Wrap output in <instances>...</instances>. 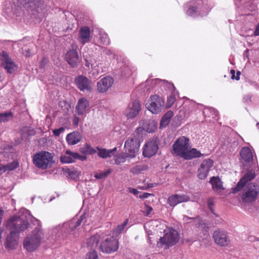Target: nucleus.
Segmentation results:
<instances>
[{
    "label": "nucleus",
    "mask_w": 259,
    "mask_h": 259,
    "mask_svg": "<svg viewBox=\"0 0 259 259\" xmlns=\"http://www.w3.org/2000/svg\"><path fill=\"white\" fill-rule=\"evenodd\" d=\"M29 225L27 220L19 217H13L8 220L7 227L10 229V233L6 238V248L11 250L15 249L18 244L19 233L27 229Z\"/></svg>",
    "instance_id": "nucleus-1"
},
{
    "label": "nucleus",
    "mask_w": 259,
    "mask_h": 259,
    "mask_svg": "<svg viewBox=\"0 0 259 259\" xmlns=\"http://www.w3.org/2000/svg\"><path fill=\"white\" fill-rule=\"evenodd\" d=\"M43 236L41 226L38 225L33 229L31 234L25 238L23 241L24 248L28 252L34 251L39 246Z\"/></svg>",
    "instance_id": "nucleus-2"
},
{
    "label": "nucleus",
    "mask_w": 259,
    "mask_h": 259,
    "mask_svg": "<svg viewBox=\"0 0 259 259\" xmlns=\"http://www.w3.org/2000/svg\"><path fill=\"white\" fill-rule=\"evenodd\" d=\"M32 161L36 167L41 169L51 167L55 163L53 154L46 151L36 153L33 156Z\"/></svg>",
    "instance_id": "nucleus-3"
},
{
    "label": "nucleus",
    "mask_w": 259,
    "mask_h": 259,
    "mask_svg": "<svg viewBox=\"0 0 259 259\" xmlns=\"http://www.w3.org/2000/svg\"><path fill=\"white\" fill-rule=\"evenodd\" d=\"M179 239L178 232L175 229L168 228L164 230V235L160 237L157 244L160 247L167 249L177 243Z\"/></svg>",
    "instance_id": "nucleus-4"
},
{
    "label": "nucleus",
    "mask_w": 259,
    "mask_h": 259,
    "mask_svg": "<svg viewBox=\"0 0 259 259\" xmlns=\"http://www.w3.org/2000/svg\"><path fill=\"white\" fill-rule=\"evenodd\" d=\"M190 148L189 139L185 137L178 139L172 146L171 153L173 156L183 157Z\"/></svg>",
    "instance_id": "nucleus-5"
},
{
    "label": "nucleus",
    "mask_w": 259,
    "mask_h": 259,
    "mask_svg": "<svg viewBox=\"0 0 259 259\" xmlns=\"http://www.w3.org/2000/svg\"><path fill=\"white\" fill-rule=\"evenodd\" d=\"M259 193V186L255 183H250L245 186L241 195L243 202L252 203L257 198Z\"/></svg>",
    "instance_id": "nucleus-6"
},
{
    "label": "nucleus",
    "mask_w": 259,
    "mask_h": 259,
    "mask_svg": "<svg viewBox=\"0 0 259 259\" xmlns=\"http://www.w3.org/2000/svg\"><path fill=\"white\" fill-rule=\"evenodd\" d=\"M119 248L118 240L110 235L106 236L104 239L101 241L100 249V250L106 253H111L117 251Z\"/></svg>",
    "instance_id": "nucleus-7"
},
{
    "label": "nucleus",
    "mask_w": 259,
    "mask_h": 259,
    "mask_svg": "<svg viewBox=\"0 0 259 259\" xmlns=\"http://www.w3.org/2000/svg\"><path fill=\"white\" fill-rule=\"evenodd\" d=\"M140 141L135 137L129 138L124 143V147L126 154L130 158L135 157L139 151Z\"/></svg>",
    "instance_id": "nucleus-8"
},
{
    "label": "nucleus",
    "mask_w": 259,
    "mask_h": 259,
    "mask_svg": "<svg viewBox=\"0 0 259 259\" xmlns=\"http://www.w3.org/2000/svg\"><path fill=\"white\" fill-rule=\"evenodd\" d=\"M164 105V101L160 96L152 95L146 104V108L154 114L160 112Z\"/></svg>",
    "instance_id": "nucleus-9"
},
{
    "label": "nucleus",
    "mask_w": 259,
    "mask_h": 259,
    "mask_svg": "<svg viewBox=\"0 0 259 259\" xmlns=\"http://www.w3.org/2000/svg\"><path fill=\"white\" fill-rule=\"evenodd\" d=\"M212 238L215 244L221 247H226L230 243L228 233L224 230L218 229L214 231Z\"/></svg>",
    "instance_id": "nucleus-10"
},
{
    "label": "nucleus",
    "mask_w": 259,
    "mask_h": 259,
    "mask_svg": "<svg viewBox=\"0 0 259 259\" xmlns=\"http://www.w3.org/2000/svg\"><path fill=\"white\" fill-rule=\"evenodd\" d=\"M159 140L157 137H153L145 145L143 155L146 157H151L154 155L159 149Z\"/></svg>",
    "instance_id": "nucleus-11"
},
{
    "label": "nucleus",
    "mask_w": 259,
    "mask_h": 259,
    "mask_svg": "<svg viewBox=\"0 0 259 259\" xmlns=\"http://www.w3.org/2000/svg\"><path fill=\"white\" fill-rule=\"evenodd\" d=\"M74 83L80 91H86L88 92H91L93 90L92 81L85 76L78 75L75 78Z\"/></svg>",
    "instance_id": "nucleus-12"
},
{
    "label": "nucleus",
    "mask_w": 259,
    "mask_h": 259,
    "mask_svg": "<svg viewBox=\"0 0 259 259\" xmlns=\"http://www.w3.org/2000/svg\"><path fill=\"white\" fill-rule=\"evenodd\" d=\"M213 164V161L210 158L203 160L197 170L198 178L200 180H204L207 177Z\"/></svg>",
    "instance_id": "nucleus-13"
},
{
    "label": "nucleus",
    "mask_w": 259,
    "mask_h": 259,
    "mask_svg": "<svg viewBox=\"0 0 259 259\" xmlns=\"http://www.w3.org/2000/svg\"><path fill=\"white\" fill-rule=\"evenodd\" d=\"M255 177V174L254 170L251 169L247 171L238 182L236 186L233 189V193H237L241 190L248 182L252 180Z\"/></svg>",
    "instance_id": "nucleus-14"
},
{
    "label": "nucleus",
    "mask_w": 259,
    "mask_h": 259,
    "mask_svg": "<svg viewBox=\"0 0 259 259\" xmlns=\"http://www.w3.org/2000/svg\"><path fill=\"white\" fill-rule=\"evenodd\" d=\"M106 236L104 232H99L90 237L87 240V247L88 248L95 250L97 247L99 242L104 239Z\"/></svg>",
    "instance_id": "nucleus-15"
},
{
    "label": "nucleus",
    "mask_w": 259,
    "mask_h": 259,
    "mask_svg": "<svg viewBox=\"0 0 259 259\" xmlns=\"http://www.w3.org/2000/svg\"><path fill=\"white\" fill-rule=\"evenodd\" d=\"M190 200V197L186 194H173L167 199L168 204L171 207H174L177 204L183 202H186Z\"/></svg>",
    "instance_id": "nucleus-16"
},
{
    "label": "nucleus",
    "mask_w": 259,
    "mask_h": 259,
    "mask_svg": "<svg viewBox=\"0 0 259 259\" xmlns=\"http://www.w3.org/2000/svg\"><path fill=\"white\" fill-rule=\"evenodd\" d=\"M141 110V104L138 100H135L128 105L125 110V115L128 118H133L139 114Z\"/></svg>",
    "instance_id": "nucleus-17"
},
{
    "label": "nucleus",
    "mask_w": 259,
    "mask_h": 259,
    "mask_svg": "<svg viewBox=\"0 0 259 259\" xmlns=\"http://www.w3.org/2000/svg\"><path fill=\"white\" fill-rule=\"evenodd\" d=\"M2 60L4 61L3 66L9 73H12L17 69V65L9 57L6 52L2 54Z\"/></svg>",
    "instance_id": "nucleus-18"
},
{
    "label": "nucleus",
    "mask_w": 259,
    "mask_h": 259,
    "mask_svg": "<svg viewBox=\"0 0 259 259\" xmlns=\"http://www.w3.org/2000/svg\"><path fill=\"white\" fill-rule=\"evenodd\" d=\"M85 158V156H81L78 153L67 150L65 154L61 156L60 160L62 163H69L73 162L77 159L83 160Z\"/></svg>",
    "instance_id": "nucleus-19"
},
{
    "label": "nucleus",
    "mask_w": 259,
    "mask_h": 259,
    "mask_svg": "<svg viewBox=\"0 0 259 259\" xmlns=\"http://www.w3.org/2000/svg\"><path fill=\"white\" fill-rule=\"evenodd\" d=\"M113 83V79L110 76H106L97 82V90L100 93L106 92Z\"/></svg>",
    "instance_id": "nucleus-20"
},
{
    "label": "nucleus",
    "mask_w": 259,
    "mask_h": 259,
    "mask_svg": "<svg viewBox=\"0 0 259 259\" xmlns=\"http://www.w3.org/2000/svg\"><path fill=\"white\" fill-rule=\"evenodd\" d=\"M66 61L72 67H75L79 63V57L78 53L75 50L69 51L65 57Z\"/></svg>",
    "instance_id": "nucleus-21"
},
{
    "label": "nucleus",
    "mask_w": 259,
    "mask_h": 259,
    "mask_svg": "<svg viewBox=\"0 0 259 259\" xmlns=\"http://www.w3.org/2000/svg\"><path fill=\"white\" fill-rule=\"evenodd\" d=\"M89 102L84 97L78 99L75 107V111L78 115H82L86 112L87 108L89 107Z\"/></svg>",
    "instance_id": "nucleus-22"
},
{
    "label": "nucleus",
    "mask_w": 259,
    "mask_h": 259,
    "mask_svg": "<svg viewBox=\"0 0 259 259\" xmlns=\"http://www.w3.org/2000/svg\"><path fill=\"white\" fill-rule=\"evenodd\" d=\"M91 38V30L88 26H82L79 30V39L80 42L84 45L89 42Z\"/></svg>",
    "instance_id": "nucleus-23"
},
{
    "label": "nucleus",
    "mask_w": 259,
    "mask_h": 259,
    "mask_svg": "<svg viewBox=\"0 0 259 259\" xmlns=\"http://www.w3.org/2000/svg\"><path fill=\"white\" fill-rule=\"evenodd\" d=\"M68 145H74L78 143L82 139V136L77 131H74L68 134L66 138Z\"/></svg>",
    "instance_id": "nucleus-24"
},
{
    "label": "nucleus",
    "mask_w": 259,
    "mask_h": 259,
    "mask_svg": "<svg viewBox=\"0 0 259 259\" xmlns=\"http://www.w3.org/2000/svg\"><path fill=\"white\" fill-rule=\"evenodd\" d=\"M209 183L211 184L212 188L215 192H220L224 189L223 186V182L218 177H211Z\"/></svg>",
    "instance_id": "nucleus-25"
},
{
    "label": "nucleus",
    "mask_w": 259,
    "mask_h": 259,
    "mask_svg": "<svg viewBox=\"0 0 259 259\" xmlns=\"http://www.w3.org/2000/svg\"><path fill=\"white\" fill-rule=\"evenodd\" d=\"M240 155L244 162H250L253 160L252 153L248 147H243L240 152Z\"/></svg>",
    "instance_id": "nucleus-26"
},
{
    "label": "nucleus",
    "mask_w": 259,
    "mask_h": 259,
    "mask_svg": "<svg viewBox=\"0 0 259 259\" xmlns=\"http://www.w3.org/2000/svg\"><path fill=\"white\" fill-rule=\"evenodd\" d=\"M202 155H203V154H202L199 151L197 150L196 148H192L191 150H187L183 157V159L185 160H190L193 158L200 157Z\"/></svg>",
    "instance_id": "nucleus-27"
},
{
    "label": "nucleus",
    "mask_w": 259,
    "mask_h": 259,
    "mask_svg": "<svg viewBox=\"0 0 259 259\" xmlns=\"http://www.w3.org/2000/svg\"><path fill=\"white\" fill-rule=\"evenodd\" d=\"M98 150V155L102 158H107L111 157L112 153L117 150V148L115 147L111 150H107L106 149H101L99 147H97Z\"/></svg>",
    "instance_id": "nucleus-28"
},
{
    "label": "nucleus",
    "mask_w": 259,
    "mask_h": 259,
    "mask_svg": "<svg viewBox=\"0 0 259 259\" xmlns=\"http://www.w3.org/2000/svg\"><path fill=\"white\" fill-rule=\"evenodd\" d=\"M19 166V162L17 160H14L11 163H8L6 165L0 164V171L4 172L11 171L15 169Z\"/></svg>",
    "instance_id": "nucleus-29"
},
{
    "label": "nucleus",
    "mask_w": 259,
    "mask_h": 259,
    "mask_svg": "<svg viewBox=\"0 0 259 259\" xmlns=\"http://www.w3.org/2000/svg\"><path fill=\"white\" fill-rule=\"evenodd\" d=\"M148 168V166L146 164L137 165L131 168L130 172L134 175H138L147 170Z\"/></svg>",
    "instance_id": "nucleus-30"
},
{
    "label": "nucleus",
    "mask_w": 259,
    "mask_h": 259,
    "mask_svg": "<svg viewBox=\"0 0 259 259\" xmlns=\"http://www.w3.org/2000/svg\"><path fill=\"white\" fill-rule=\"evenodd\" d=\"M173 115V112L171 111H168L166 114H165L161 120L160 126L164 125H166L168 124L169 121Z\"/></svg>",
    "instance_id": "nucleus-31"
},
{
    "label": "nucleus",
    "mask_w": 259,
    "mask_h": 259,
    "mask_svg": "<svg viewBox=\"0 0 259 259\" xmlns=\"http://www.w3.org/2000/svg\"><path fill=\"white\" fill-rule=\"evenodd\" d=\"M205 118H214L217 115V111L213 108H205L203 110Z\"/></svg>",
    "instance_id": "nucleus-32"
},
{
    "label": "nucleus",
    "mask_w": 259,
    "mask_h": 259,
    "mask_svg": "<svg viewBox=\"0 0 259 259\" xmlns=\"http://www.w3.org/2000/svg\"><path fill=\"white\" fill-rule=\"evenodd\" d=\"M128 219H126L122 224L118 225L114 230L113 234L116 236L119 235L124 230L125 227L128 223Z\"/></svg>",
    "instance_id": "nucleus-33"
},
{
    "label": "nucleus",
    "mask_w": 259,
    "mask_h": 259,
    "mask_svg": "<svg viewBox=\"0 0 259 259\" xmlns=\"http://www.w3.org/2000/svg\"><path fill=\"white\" fill-rule=\"evenodd\" d=\"M127 157H129L127 154L124 153H120L115 156L114 160L115 163L117 165H119L122 163L125 162V159Z\"/></svg>",
    "instance_id": "nucleus-34"
},
{
    "label": "nucleus",
    "mask_w": 259,
    "mask_h": 259,
    "mask_svg": "<svg viewBox=\"0 0 259 259\" xmlns=\"http://www.w3.org/2000/svg\"><path fill=\"white\" fill-rule=\"evenodd\" d=\"M85 218V214H82L75 222H74V220L72 221L70 223V227L72 228L73 229H76L77 227L79 226L81 224Z\"/></svg>",
    "instance_id": "nucleus-35"
},
{
    "label": "nucleus",
    "mask_w": 259,
    "mask_h": 259,
    "mask_svg": "<svg viewBox=\"0 0 259 259\" xmlns=\"http://www.w3.org/2000/svg\"><path fill=\"white\" fill-rule=\"evenodd\" d=\"M111 172V170L108 169L105 171H101L95 174L94 177L97 179H102L106 178Z\"/></svg>",
    "instance_id": "nucleus-36"
},
{
    "label": "nucleus",
    "mask_w": 259,
    "mask_h": 259,
    "mask_svg": "<svg viewBox=\"0 0 259 259\" xmlns=\"http://www.w3.org/2000/svg\"><path fill=\"white\" fill-rule=\"evenodd\" d=\"M176 101V97L174 94H171L167 99L166 106L167 108L171 107Z\"/></svg>",
    "instance_id": "nucleus-37"
},
{
    "label": "nucleus",
    "mask_w": 259,
    "mask_h": 259,
    "mask_svg": "<svg viewBox=\"0 0 259 259\" xmlns=\"http://www.w3.org/2000/svg\"><path fill=\"white\" fill-rule=\"evenodd\" d=\"M84 151L87 154H93L96 153V150L88 144H86L84 147Z\"/></svg>",
    "instance_id": "nucleus-38"
},
{
    "label": "nucleus",
    "mask_w": 259,
    "mask_h": 259,
    "mask_svg": "<svg viewBox=\"0 0 259 259\" xmlns=\"http://www.w3.org/2000/svg\"><path fill=\"white\" fill-rule=\"evenodd\" d=\"M12 116L13 115L11 112L0 114V122L8 120L9 118L10 117H12Z\"/></svg>",
    "instance_id": "nucleus-39"
},
{
    "label": "nucleus",
    "mask_w": 259,
    "mask_h": 259,
    "mask_svg": "<svg viewBox=\"0 0 259 259\" xmlns=\"http://www.w3.org/2000/svg\"><path fill=\"white\" fill-rule=\"evenodd\" d=\"M85 259H98L97 252L95 250L88 253Z\"/></svg>",
    "instance_id": "nucleus-40"
},
{
    "label": "nucleus",
    "mask_w": 259,
    "mask_h": 259,
    "mask_svg": "<svg viewBox=\"0 0 259 259\" xmlns=\"http://www.w3.org/2000/svg\"><path fill=\"white\" fill-rule=\"evenodd\" d=\"M65 131L64 127H61L58 129H55L53 130V133L56 137H59L61 133H63Z\"/></svg>",
    "instance_id": "nucleus-41"
},
{
    "label": "nucleus",
    "mask_w": 259,
    "mask_h": 259,
    "mask_svg": "<svg viewBox=\"0 0 259 259\" xmlns=\"http://www.w3.org/2000/svg\"><path fill=\"white\" fill-rule=\"evenodd\" d=\"M152 210H153V208L151 206H149L147 204H145L144 210L143 211V213L146 216H148L150 214V213L151 212V211Z\"/></svg>",
    "instance_id": "nucleus-42"
},
{
    "label": "nucleus",
    "mask_w": 259,
    "mask_h": 259,
    "mask_svg": "<svg viewBox=\"0 0 259 259\" xmlns=\"http://www.w3.org/2000/svg\"><path fill=\"white\" fill-rule=\"evenodd\" d=\"M197 11V8L195 6H191L189 8L188 10V15L192 16L193 14H195L196 13Z\"/></svg>",
    "instance_id": "nucleus-43"
},
{
    "label": "nucleus",
    "mask_w": 259,
    "mask_h": 259,
    "mask_svg": "<svg viewBox=\"0 0 259 259\" xmlns=\"http://www.w3.org/2000/svg\"><path fill=\"white\" fill-rule=\"evenodd\" d=\"M100 39L104 45H108L110 44L109 38L107 35H103L101 36Z\"/></svg>",
    "instance_id": "nucleus-44"
},
{
    "label": "nucleus",
    "mask_w": 259,
    "mask_h": 259,
    "mask_svg": "<svg viewBox=\"0 0 259 259\" xmlns=\"http://www.w3.org/2000/svg\"><path fill=\"white\" fill-rule=\"evenodd\" d=\"M207 205L209 208V209L211 210V211L213 213H214V203H213V200L212 198H209L207 201Z\"/></svg>",
    "instance_id": "nucleus-45"
},
{
    "label": "nucleus",
    "mask_w": 259,
    "mask_h": 259,
    "mask_svg": "<svg viewBox=\"0 0 259 259\" xmlns=\"http://www.w3.org/2000/svg\"><path fill=\"white\" fill-rule=\"evenodd\" d=\"M151 125V127L150 128V127H148L147 128L146 130V131L148 133H152V132H154L156 129L157 128V126L156 125L153 123V122H151L150 123H149V126H150Z\"/></svg>",
    "instance_id": "nucleus-46"
},
{
    "label": "nucleus",
    "mask_w": 259,
    "mask_h": 259,
    "mask_svg": "<svg viewBox=\"0 0 259 259\" xmlns=\"http://www.w3.org/2000/svg\"><path fill=\"white\" fill-rule=\"evenodd\" d=\"M49 60L46 58H44L39 63V67L40 68H44L46 65L48 64Z\"/></svg>",
    "instance_id": "nucleus-47"
},
{
    "label": "nucleus",
    "mask_w": 259,
    "mask_h": 259,
    "mask_svg": "<svg viewBox=\"0 0 259 259\" xmlns=\"http://www.w3.org/2000/svg\"><path fill=\"white\" fill-rule=\"evenodd\" d=\"M151 195H152V194L151 193L144 192L141 195H140L139 196V197L141 199H145L148 198L149 196Z\"/></svg>",
    "instance_id": "nucleus-48"
},
{
    "label": "nucleus",
    "mask_w": 259,
    "mask_h": 259,
    "mask_svg": "<svg viewBox=\"0 0 259 259\" xmlns=\"http://www.w3.org/2000/svg\"><path fill=\"white\" fill-rule=\"evenodd\" d=\"M79 121V118L76 115L74 116L73 119V124L75 126H77Z\"/></svg>",
    "instance_id": "nucleus-49"
},
{
    "label": "nucleus",
    "mask_w": 259,
    "mask_h": 259,
    "mask_svg": "<svg viewBox=\"0 0 259 259\" xmlns=\"http://www.w3.org/2000/svg\"><path fill=\"white\" fill-rule=\"evenodd\" d=\"M129 192L133 193L135 195H137L139 193V191L135 188H129Z\"/></svg>",
    "instance_id": "nucleus-50"
},
{
    "label": "nucleus",
    "mask_w": 259,
    "mask_h": 259,
    "mask_svg": "<svg viewBox=\"0 0 259 259\" xmlns=\"http://www.w3.org/2000/svg\"><path fill=\"white\" fill-rule=\"evenodd\" d=\"M230 73L231 74V79L236 80V75H235V70L234 69H231L230 71Z\"/></svg>",
    "instance_id": "nucleus-51"
},
{
    "label": "nucleus",
    "mask_w": 259,
    "mask_h": 259,
    "mask_svg": "<svg viewBox=\"0 0 259 259\" xmlns=\"http://www.w3.org/2000/svg\"><path fill=\"white\" fill-rule=\"evenodd\" d=\"M254 34L255 36L259 35V22H258V24L256 26L255 30V31L254 32Z\"/></svg>",
    "instance_id": "nucleus-52"
},
{
    "label": "nucleus",
    "mask_w": 259,
    "mask_h": 259,
    "mask_svg": "<svg viewBox=\"0 0 259 259\" xmlns=\"http://www.w3.org/2000/svg\"><path fill=\"white\" fill-rule=\"evenodd\" d=\"M4 214V211L2 208H0V225L2 224Z\"/></svg>",
    "instance_id": "nucleus-53"
},
{
    "label": "nucleus",
    "mask_w": 259,
    "mask_h": 259,
    "mask_svg": "<svg viewBox=\"0 0 259 259\" xmlns=\"http://www.w3.org/2000/svg\"><path fill=\"white\" fill-rule=\"evenodd\" d=\"M241 74V72L239 71H238L236 72V80H239L240 79V75Z\"/></svg>",
    "instance_id": "nucleus-54"
},
{
    "label": "nucleus",
    "mask_w": 259,
    "mask_h": 259,
    "mask_svg": "<svg viewBox=\"0 0 259 259\" xmlns=\"http://www.w3.org/2000/svg\"><path fill=\"white\" fill-rule=\"evenodd\" d=\"M4 232V229L2 227H0V242H1L2 234Z\"/></svg>",
    "instance_id": "nucleus-55"
},
{
    "label": "nucleus",
    "mask_w": 259,
    "mask_h": 259,
    "mask_svg": "<svg viewBox=\"0 0 259 259\" xmlns=\"http://www.w3.org/2000/svg\"><path fill=\"white\" fill-rule=\"evenodd\" d=\"M30 55H31L30 51V50H28L27 51V54H25V56H30Z\"/></svg>",
    "instance_id": "nucleus-56"
},
{
    "label": "nucleus",
    "mask_w": 259,
    "mask_h": 259,
    "mask_svg": "<svg viewBox=\"0 0 259 259\" xmlns=\"http://www.w3.org/2000/svg\"><path fill=\"white\" fill-rule=\"evenodd\" d=\"M69 175H71L72 174H74V172L73 171H71V172H70L68 173Z\"/></svg>",
    "instance_id": "nucleus-57"
}]
</instances>
